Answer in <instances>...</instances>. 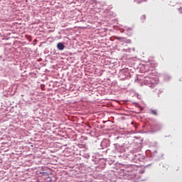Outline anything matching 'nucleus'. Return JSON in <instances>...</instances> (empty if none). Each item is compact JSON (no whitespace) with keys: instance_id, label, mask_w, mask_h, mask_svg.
Instances as JSON below:
<instances>
[{"instance_id":"423d86ee","label":"nucleus","mask_w":182,"mask_h":182,"mask_svg":"<svg viewBox=\"0 0 182 182\" xmlns=\"http://www.w3.org/2000/svg\"><path fill=\"white\" fill-rule=\"evenodd\" d=\"M126 31H127L129 32V31H132V28H126Z\"/></svg>"},{"instance_id":"7ed1b4c3","label":"nucleus","mask_w":182,"mask_h":182,"mask_svg":"<svg viewBox=\"0 0 182 182\" xmlns=\"http://www.w3.org/2000/svg\"><path fill=\"white\" fill-rule=\"evenodd\" d=\"M151 114H154V116H157V109H151Z\"/></svg>"},{"instance_id":"f03ea898","label":"nucleus","mask_w":182,"mask_h":182,"mask_svg":"<svg viewBox=\"0 0 182 182\" xmlns=\"http://www.w3.org/2000/svg\"><path fill=\"white\" fill-rule=\"evenodd\" d=\"M46 171V168H42V171L40 172V174H43V176H49V173Z\"/></svg>"},{"instance_id":"39448f33","label":"nucleus","mask_w":182,"mask_h":182,"mask_svg":"<svg viewBox=\"0 0 182 182\" xmlns=\"http://www.w3.org/2000/svg\"><path fill=\"white\" fill-rule=\"evenodd\" d=\"M141 19H142V21H146V16H145V15H143V16H141Z\"/></svg>"},{"instance_id":"0eeeda50","label":"nucleus","mask_w":182,"mask_h":182,"mask_svg":"<svg viewBox=\"0 0 182 182\" xmlns=\"http://www.w3.org/2000/svg\"><path fill=\"white\" fill-rule=\"evenodd\" d=\"M117 39H118V41H119V40L122 39V38H120V37H117Z\"/></svg>"},{"instance_id":"f257e3e1","label":"nucleus","mask_w":182,"mask_h":182,"mask_svg":"<svg viewBox=\"0 0 182 182\" xmlns=\"http://www.w3.org/2000/svg\"><path fill=\"white\" fill-rule=\"evenodd\" d=\"M57 48L59 50H63L65 49V45H63V43H58Z\"/></svg>"},{"instance_id":"20e7f679","label":"nucleus","mask_w":182,"mask_h":182,"mask_svg":"<svg viewBox=\"0 0 182 182\" xmlns=\"http://www.w3.org/2000/svg\"><path fill=\"white\" fill-rule=\"evenodd\" d=\"M151 68H156V64L154 63H151Z\"/></svg>"}]
</instances>
